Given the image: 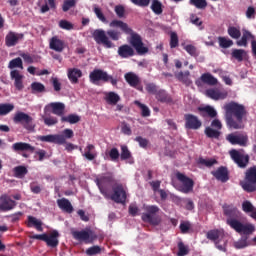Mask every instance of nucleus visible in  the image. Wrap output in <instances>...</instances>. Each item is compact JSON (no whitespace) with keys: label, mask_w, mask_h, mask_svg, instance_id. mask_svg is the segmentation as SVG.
Wrapping results in <instances>:
<instances>
[{"label":"nucleus","mask_w":256,"mask_h":256,"mask_svg":"<svg viewBox=\"0 0 256 256\" xmlns=\"http://www.w3.org/2000/svg\"><path fill=\"white\" fill-rule=\"evenodd\" d=\"M207 239L209 241H217L219 237H221V231L214 229V230H209L206 234Z\"/></svg>","instance_id":"53"},{"label":"nucleus","mask_w":256,"mask_h":256,"mask_svg":"<svg viewBox=\"0 0 256 256\" xmlns=\"http://www.w3.org/2000/svg\"><path fill=\"white\" fill-rule=\"evenodd\" d=\"M226 141L231 145H239L240 147H247L249 137L246 134L230 133L226 136Z\"/></svg>","instance_id":"15"},{"label":"nucleus","mask_w":256,"mask_h":256,"mask_svg":"<svg viewBox=\"0 0 256 256\" xmlns=\"http://www.w3.org/2000/svg\"><path fill=\"white\" fill-rule=\"evenodd\" d=\"M112 195L110 199L114 201V203H118L121 205H125L127 203V190H125V186L122 183H114L112 185Z\"/></svg>","instance_id":"9"},{"label":"nucleus","mask_w":256,"mask_h":256,"mask_svg":"<svg viewBox=\"0 0 256 256\" xmlns=\"http://www.w3.org/2000/svg\"><path fill=\"white\" fill-rule=\"evenodd\" d=\"M185 121V129H192L193 131H197V129H201L203 122L199 120V117L193 114H185L184 115Z\"/></svg>","instance_id":"16"},{"label":"nucleus","mask_w":256,"mask_h":256,"mask_svg":"<svg viewBox=\"0 0 256 256\" xmlns=\"http://www.w3.org/2000/svg\"><path fill=\"white\" fill-rule=\"evenodd\" d=\"M11 79L14 80V85L18 91L23 90V75L19 70H12L10 72Z\"/></svg>","instance_id":"25"},{"label":"nucleus","mask_w":256,"mask_h":256,"mask_svg":"<svg viewBox=\"0 0 256 256\" xmlns=\"http://www.w3.org/2000/svg\"><path fill=\"white\" fill-rule=\"evenodd\" d=\"M105 101L108 105H117V102L121 101V97L115 92H107L105 94Z\"/></svg>","instance_id":"33"},{"label":"nucleus","mask_w":256,"mask_h":256,"mask_svg":"<svg viewBox=\"0 0 256 256\" xmlns=\"http://www.w3.org/2000/svg\"><path fill=\"white\" fill-rule=\"evenodd\" d=\"M124 79L130 87L137 88L139 85H141V78L134 72H128L124 75Z\"/></svg>","instance_id":"23"},{"label":"nucleus","mask_w":256,"mask_h":256,"mask_svg":"<svg viewBox=\"0 0 256 256\" xmlns=\"http://www.w3.org/2000/svg\"><path fill=\"white\" fill-rule=\"evenodd\" d=\"M15 109V105L11 103H1L0 104V117H3L5 115H9L11 111Z\"/></svg>","instance_id":"43"},{"label":"nucleus","mask_w":256,"mask_h":256,"mask_svg":"<svg viewBox=\"0 0 256 256\" xmlns=\"http://www.w3.org/2000/svg\"><path fill=\"white\" fill-rule=\"evenodd\" d=\"M14 123H21V125L27 131H34L35 125L33 123V117L25 112H17L13 118Z\"/></svg>","instance_id":"10"},{"label":"nucleus","mask_w":256,"mask_h":256,"mask_svg":"<svg viewBox=\"0 0 256 256\" xmlns=\"http://www.w3.org/2000/svg\"><path fill=\"white\" fill-rule=\"evenodd\" d=\"M156 99L158 101H160L161 103H172L173 102V98H171L169 96V94H167V92H165L164 90H160V91H158V93H156Z\"/></svg>","instance_id":"42"},{"label":"nucleus","mask_w":256,"mask_h":256,"mask_svg":"<svg viewBox=\"0 0 256 256\" xmlns=\"http://www.w3.org/2000/svg\"><path fill=\"white\" fill-rule=\"evenodd\" d=\"M242 37L236 42L238 47H247L249 39H255V36L247 29L242 30Z\"/></svg>","instance_id":"30"},{"label":"nucleus","mask_w":256,"mask_h":256,"mask_svg":"<svg viewBox=\"0 0 256 256\" xmlns=\"http://www.w3.org/2000/svg\"><path fill=\"white\" fill-rule=\"evenodd\" d=\"M191 75V72H189V70H186L185 72L180 71V72H176L174 74V77H176L180 83H183L184 85H186L187 87H189V85H191V79L189 78Z\"/></svg>","instance_id":"29"},{"label":"nucleus","mask_w":256,"mask_h":256,"mask_svg":"<svg viewBox=\"0 0 256 256\" xmlns=\"http://www.w3.org/2000/svg\"><path fill=\"white\" fill-rule=\"evenodd\" d=\"M200 81L202 83H205L206 85H217L218 81L217 78H215L211 73H204L200 77Z\"/></svg>","instance_id":"37"},{"label":"nucleus","mask_w":256,"mask_h":256,"mask_svg":"<svg viewBox=\"0 0 256 256\" xmlns=\"http://www.w3.org/2000/svg\"><path fill=\"white\" fill-rule=\"evenodd\" d=\"M227 224L231 227V229H234L236 233H239V235H244V237L253 235V233H255V225L251 223H242L237 219H227Z\"/></svg>","instance_id":"6"},{"label":"nucleus","mask_w":256,"mask_h":256,"mask_svg":"<svg viewBox=\"0 0 256 256\" xmlns=\"http://www.w3.org/2000/svg\"><path fill=\"white\" fill-rule=\"evenodd\" d=\"M204 133L208 139H219V137H221V131L209 126L205 128Z\"/></svg>","instance_id":"40"},{"label":"nucleus","mask_w":256,"mask_h":256,"mask_svg":"<svg viewBox=\"0 0 256 256\" xmlns=\"http://www.w3.org/2000/svg\"><path fill=\"white\" fill-rule=\"evenodd\" d=\"M248 239H249V237L242 236L241 239L234 242L235 249H245L246 247H249V245H251V243H249Z\"/></svg>","instance_id":"45"},{"label":"nucleus","mask_w":256,"mask_h":256,"mask_svg":"<svg viewBox=\"0 0 256 256\" xmlns=\"http://www.w3.org/2000/svg\"><path fill=\"white\" fill-rule=\"evenodd\" d=\"M42 119L47 127H53L54 125H57V123H59V119H57V117L55 116L50 115L49 112L44 113Z\"/></svg>","instance_id":"35"},{"label":"nucleus","mask_w":256,"mask_h":256,"mask_svg":"<svg viewBox=\"0 0 256 256\" xmlns=\"http://www.w3.org/2000/svg\"><path fill=\"white\" fill-rule=\"evenodd\" d=\"M146 91L150 93V95H157L159 91H157V85L155 83L146 84Z\"/></svg>","instance_id":"64"},{"label":"nucleus","mask_w":256,"mask_h":256,"mask_svg":"<svg viewBox=\"0 0 256 256\" xmlns=\"http://www.w3.org/2000/svg\"><path fill=\"white\" fill-rule=\"evenodd\" d=\"M134 103L139 107V109H141L142 117H149L151 115V110H149L147 105L141 103L139 100H136Z\"/></svg>","instance_id":"48"},{"label":"nucleus","mask_w":256,"mask_h":256,"mask_svg":"<svg viewBox=\"0 0 256 256\" xmlns=\"http://www.w3.org/2000/svg\"><path fill=\"white\" fill-rule=\"evenodd\" d=\"M218 43H219V47H221V49H229V47H233V40H231L227 37L219 36Z\"/></svg>","instance_id":"44"},{"label":"nucleus","mask_w":256,"mask_h":256,"mask_svg":"<svg viewBox=\"0 0 256 256\" xmlns=\"http://www.w3.org/2000/svg\"><path fill=\"white\" fill-rule=\"evenodd\" d=\"M30 191L34 193V195H39V193L43 191V188L39 182H32L30 183Z\"/></svg>","instance_id":"60"},{"label":"nucleus","mask_w":256,"mask_h":256,"mask_svg":"<svg viewBox=\"0 0 256 256\" xmlns=\"http://www.w3.org/2000/svg\"><path fill=\"white\" fill-rule=\"evenodd\" d=\"M24 35L19 34L13 31L8 32V34L5 37V45L6 47H15L21 39H23Z\"/></svg>","instance_id":"19"},{"label":"nucleus","mask_w":256,"mask_h":256,"mask_svg":"<svg viewBox=\"0 0 256 256\" xmlns=\"http://www.w3.org/2000/svg\"><path fill=\"white\" fill-rule=\"evenodd\" d=\"M48 247L55 248L59 245V232L57 230H53L50 235L46 236V242Z\"/></svg>","instance_id":"26"},{"label":"nucleus","mask_w":256,"mask_h":256,"mask_svg":"<svg viewBox=\"0 0 256 256\" xmlns=\"http://www.w3.org/2000/svg\"><path fill=\"white\" fill-rule=\"evenodd\" d=\"M223 109L226 127L235 130L245 128V124L243 123V119L247 117V109L245 108V105L231 101L226 103L223 106Z\"/></svg>","instance_id":"2"},{"label":"nucleus","mask_w":256,"mask_h":256,"mask_svg":"<svg viewBox=\"0 0 256 256\" xmlns=\"http://www.w3.org/2000/svg\"><path fill=\"white\" fill-rule=\"evenodd\" d=\"M231 55L233 59H236L238 63H241V61L245 59L247 51H245L244 49H233Z\"/></svg>","instance_id":"41"},{"label":"nucleus","mask_w":256,"mask_h":256,"mask_svg":"<svg viewBox=\"0 0 256 256\" xmlns=\"http://www.w3.org/2000/svg\"><path fill=\"white\" fill-rule=\"evenodd\" d=\"M228 35L232 39H239L241 37V30L235 26H230L228 28Z\"/></svg>","instance_id":"52"},{"label":"nucleus","mask_w":256,"mask_h":256,"mask_svg":"<svg viewBox=\"0 0 256 256\" xmlns=\"http://www.w3.org/2000/svg\"><path fill=\"white\" fill-rule=\"evenodd\" d=\"M198 111L200 112L201 117H211V119H215L217 117V110L211 106L199 107Z\"/></svg>","instance_id":"32"},{"label":"nucleus","mask_w":256,"mask_h":256,"mask_svg":"<svg viewBox=\"0 0 256 256\" xmlns=\"http://www.w3.org/2000/svg\"><path fill=\"white\" fill-rule=\"evenodd\" d=\"M49 48L56 53H63L65 51V41L61 40L59 36H53L49 42Z\"/></svg>","instance_id":"20"},{"label":"nucleus","mask_w":256,"mask_h":256,"mask_svg":"<svg viewBox=\"0 0 256 256\" xmlns=\"http://www.w3.org/2000/svg\"><path fill=\"white\" fill-rule=\"evenodd\" d=\"M206 95L207 97H209L210 99H213L214 101H219V100H223V99H227L229 93H227V91L223 90H217V89H208L206 90Z\"/></svg>","instance_id":"22"},{"label":"nucleus","mask_w":256,"mask_h":256,"mask_svg":"<svg viewBox=\"0 0 256 256\" xmlns=\"http://www.w3.org/2000/svg\"><path fill=\"white\" fill-rule=\"evenodd\" d=\"M57 205L61 211H64V213H73V205L67 198H62L57 200Z\"/></svg>","instance_id":"28"},{"label":"nucleus","mask_w":256,"mask_h":256,"mask_svg":"<svg viewBox=\"0 0 256 256\" xmlns=\"http://www.w3.org/2000/svg\"><path fill=\"white\" fill-rule=\"evenodd\" d=\"M178 256L189 255V247L185 246L183 242L178 243Z\"/></svg>","instance_id":"58"},{"label":"nucleus","mask_w":256,"mask_h":256,"mask_svg":"<svg viewBox=\"0 0 256 256\" xmlns=\"http://www.w3.org/2000/svg\"><path fill=\"white\" fill-rule=\"evenodd\" d=\"M9 69H23V60L21 58H14L9 62Z\"/></svg>","instance_id":"51"},{"label":"nucleus","mask_w":256,"mask_h":256,"mask_svg":"<svg viewBox=\"0 0 256 256\" xmlns=\"http://www.w3.org/2000/svg\"><path fill=\"white\" fill-rule=\"evenodd\" d=\"M95 151V145L88 144L85 148V153L83 154V157H85L88 161H93L95 157H97V154L93 153Z\"/></svg>","instance_id":"39"},{"label":"nucleus","mask_w":256,"mask_h":256,"mask_svg":"<svg viewBox=\"0 0 256 256\" xmlns=\"http://www.w3.org/2000/svg\"><path fill=\"white\" fill-rule=\"evenodd\" d=\"M108 155L110 157V160L113 161L114 163L119 161V157H120L119 149L117 148L110 149V151L108 152Z\"/></svg>","instance_id":"59"},{"label":"nucleus","mask_w":256,"mask_h":256,"mask_svg":"<svg viewBox=\"0 0 256 256\" xmlns=\"http://www.w3.org/2000/svg\"><path fill=\"white\" fill-rule=\"evenodd\" d=\"M17 207V202L11 199L9 195L4 194L0 197V211H11Z\"/></svg>","instance_id":"18"},{"label":"nucleus","mask_w":256,"mask_h":256,"mask_svg":"<svg viewBox=\"0 0 256 256\" xmlns=\"http://www.w3.org/2000/svg\"><path fill=\"white\" fill-rule=\"evenodd\" d=\"M111 29H121L126 35H130L129 44H124L118 47L117 54L121 59H130L135 57V51L137 55H147L149 53V47L143 43L141 35L133 32V29L129 27L128 23L121 20H112L109 24Z\"/></svg>","instance_id":"1"},{"label":"nucleus","mask_w":256,"mask_h":256,"mask_svg":"<svg viewBox=\"0 0 256 256\" xmlns=\"http://www.w3.org/2000/svg\"><path fill=\"white\" fill-rule=\"evenodd\" d=\"M44 113H52L57 117H65V104L63 102H51L44 107Z\"/></svg>","instance_id":"14"},{"label":"nucleus","mask_w":256,"mask_h":256,"mask_svg":"<svg viewBox=\"0 0 256 256\" xmlns=\"http://www.w3.org/2000/svg\"><path fill=\"white\" fill-rule=\"evenodd\" d=\"M242 211H244V213H251V211H255V206H253L249 200H245L242 203Z\"/></svg>","instance_id":"61"},{"label":"nucleus","mask_w":256,"mask_h":256,"mask_svg":"<svg viewBox=\"0 0 256 256\" xmlns=\"http://www.w3.org/2000/svg\"><path fill=\"white\" fill-rule=\"evenodd\" d=\"M145 213L142 214L141 219L144 223H149L154 227L161 225V216L157 215L161 209L157 205H147L144 206Z\"/></svg>","instance_id":"4"},{"label":"nucleus","mask_w":256,"mask_h":256,"mask_svg":"<svg viewBox=\"0 0 256 256\" xmlns=\"http://www.w3.org/2000/svg\"><path fill=\"white\" fill-rule=\"evenodd\" d=\"M199 163L200 165H205V167H213V165H217V160L200 158Z\"/></svg>","instance_id":"62"},{"label":"nucleus","mask_w":256,"mask_h":256,"mask_svg":"<svg viewBox=\"0 0 256 256\" xmlns=\"http://www.w3.org/2000/svg\"><path fill=\"white\" fill-rule=\"evenodd\" d=\"M240 185L247 193H254L256 191V165L246 170L244 181Z\"/></svg>","instance_id":"7"},{"label":"nucleus","mask_w":256,"mask_h":256,"mask_svg":"<svg viewBox=\"0 0 256 256\" xmlns=\"http://www.w3.org/2000/svg\"><path fill=\"white\" fill-rule=\"evenodd\" d=\"M224 215L228 217V219H239V209L233 205H224L223 206Z\"/></svg>","instance_id":"24"},{"label":"nucleus","mask_w":256,"mask_h":256,"mask_svg":"<svg viewBox=\"0 0 256 256\" xmlns=\"http://www.w3.org/2000/svg\"><path fill=\"white\" fill-rule=\"evenodd\" d=\"M59 27L65 31H71L73 29V24L67 20H60Z\"/></svg>","instance_id":"63"},{"label":"nucleus","mask_w":256,"mask_h":256,"mask_svg":"<svg viewBox=\"0 0 256 256\" xmlns=\"http://www.w3.org/2000/svg\"><path fill=\"white\" fill-rule=\"evenodd\" d=\"M28 227H35L37 231H43V222L34 216H28Z\"/></svg>","instance_id":"36"},{"label":"nucleus","mask_w":256,"mask_h":256,"mask_svg":"<svg viewBox=\"0 0 256 256\" xmlns=\"http://www.w3.org/2000/svg\"><path fill=\"white\" fill-rule=\"evenodd\" d=\"M28 173L27 167L25 166H16L14 168V175L18 179H23L24 176H26Z\"/></svg>","instance_id":"47"},{"label":"nucleus","mask_w":256,"mask_h":256,"mask_svg":"<svg viewBox=\"0 0 256 256\" xmlns=\"http://www.w3.org/2000/svg\"><path fill=\"white\" fill-rule=\"evenodd\" d=\"M189 4L196 7V9H205L207 7V0H189Z\"/></svg>","instance_id":"57"},{"label":"nucleus","mask_w":256,"mask_h":256,"mask_svg":"<svg viewBox=\"0 0 256 256\" xmlns=\"http://www.w3.org/2000/svg\"><path fill=\"white\" fill-rule=\"evenodd\" d=\"M120 149V159L122 161H133V155L131 154V151L129 150V147H127V145H121Z\"/></svg>","instance_id":"34"},{"label":"nucleus","mask_w":256,"mask_h":256,"mask_svg":"<svg viewBox=\"0 0 256 256\" xmlns=\"http://www.w3.org/2000/svg\"><path fill=\"white\" fill-rule=\"evenodd\" d=\"M68 79L71 83H79L80 77H83V72L78 68H69L68 69Z\"/></svg>","instance_id":"27"},{"label":"nucleus","mask_w":256,"mask_h":256,"mask_svg":"<svg viewBox=\"0 0 256 256\" xmlns=\"http://www.w3.org/2000/svg\"><path fill=\"white\" fill-rule=\"evenodd\" d=\"M191 227L192 225L189 221H182L179 226L180 231L183 235H187V233H190Z\"/></svg>","instance_id":"55"},{"label":"nucleus","mask_w":256,"mask_h":256,"mask_svg":"<svg viewBox=\"0 0 256 256\" xmlns=\"http://www.w3.org/2000/svg\"><path fill=\"white\" fill-rule=\"evenodd\" d=\"M103 249L99 245H94L86 249V255L88 256H95V255H101V252Z\"/></svg>","instance_id":"49"},{"label":"nucleus","mask_w":256,"mask_h":256,"mask_svg":"<svg viewBox=\"0 0 256 256\" xmlns=\"http://www.w3.org/2000/svg\"><path fill=\"white\" fill-rule=\"evenodd\" d=\"M77 6V0H64L62 4V11L67 13L70 9Z\"/></svg>","instance_id":"50"},{"label":"nucleus","mask_w":256,"mask_h":256,"mask_svg":"<svg viewBox=\"0 0 256 256\" xmlns=\"http://www.w3.org/2000/svg\"><path fill=\"white\" fill-rule=\"evenodd\" d=\"M95 183L102 195L104 197H109V190L111 189V185H113L115 182V178L113 177V174L107 173L99 178H96Z\"/></svg>","instance_id":"8"},{"label":"nucleus","mask_w":256,"mask_h":256,"mask_svg":"<svg viewBox=\"0 0 256 256\" xmlns=\"http://www.w3.org/2000/svg\"><path fill=\"white\" fill-rule=\"evenodd\" d=\"M92 37L97 45H103L106 49H113L115 44L112 41H119L121 39V31L116 29H96L92 33Z\"/></svg>","instance_id":"3"},{"label":"nucleus","mask_w":256,"mask_h":256,"mask_svg":"<svg viewBox=\"0 0 256 256\" xmlns=\"http://www.w3.org/2000/svg\"><path fill=\"white\" fill-rule=\"evenodd\" d=\"M73 239L76 241H83L86 244L94 243L97 239V234L91 230H73L71 232Z\"/></svg>","instance_id":"11"},{"label":"nucleus","mask_w":256,"mask_h":256,"mask_svg":"<svg viewBox=\"0 0 256 256\" xmlns=\"http://www.w3.org/2000/svg\"><path fill=\"white\" fill-rule=\"evenodd\" d=\"M212 175L217 181H221V183H227L229 180V170L225 166H221L216 171H213Z\"/></svg>","instance_id":"21"},{"label":"nucleus","mask_w":256,"mask_h":256,"mask_svg":"<svg viewBox=\"0 0 256 256\" xmlns=\"http://www.w3.org/2000/svg\"><path fill=\"white\" fill-rule=\"evenodd\" d=\"M176 47H179V36L177 35V32H171V34H170V48L175 49Z\"/></svg>","instance_id":"56"},{"label":"nucleus","mask_w":256,"mask_h":256,"mask_svg":"<svg viewBox=\"0 0 256 256\" xmlns=\"http://www.w3.org/2000/svg\"><path fill=\"white\" fill-rule=\"evenodd\" d=\"M176 178L180 181L182 186H180L179 191L181 193H191L193 191V187H195V182L193 179L187 177L185 174L181 172L176 173Z\"/></svg>","instance_id":"13"},{"label":"nucleus","mask_w":256,"mask_h":256,"mask_svg":"<svg viewBox=\"0 0 256 256\" xmlns=\"http://www.w3.org/2000/svg\"><path fill=\"white\" fill-rule=\"evenodd\" d=\"M31 90L32 93H44L45 85H43L41 82H33L31 84Z\"/></svg>","instance_id":"54"},{"label":"nucleus","mask_w":256,"mask_h":256,"mask_svg":"<svg viewBox=\"0 0 256 256\" xmlns=\"http://www.w3.org/2000/svg\"><path fill=\"white\" fill-rule=\"evenodd\" d=\"M13 151L19 152V151H30L33 153L35 151V147H33L29 143L25 142H16L12 145Z\"/></svg>","instance_id":"31"},{"label":"nucleus","mask_w":256,"mask_h":256,"mask_svg":"<svg viewBox=\"0 0 256 256\" xmlns=\"http://www.w3.org/2000/svg\"><path fill=\"white\" fill-rule=\"evenodd\" d=\"M151 10L155 15H161L163 13V4L159 0H153Z\"/></svg>","instance_id":"46"},{"label":"nucleus","mask_w":256,"mask_h":256,"mask_svg":"<svg viewBox=\"0 0 256 256\" xmlns=\"http://www.w3.org/2000/svg\"><path fill=\"white\" fill-rule=\"evenodd\" d=\"M89 79L91 83L94 85H97L99 81H103V83H111L113 87H117V83H119V80L112 75H108L106 71H103L101 69H94L90 74H89Z\"/></svg>","instance_id":"5"},{"label":"nucleus","mask_w":256,"mask_h":256,"mask_svg":"<svg viewBox=\"0 0 256 256\" xmlns=\"http://www.w3.org/2000/svg\"><path fill=\"white\" fill-rule=\"evenodd\" d=\"M229 155L240 169H245L249 165L250 157L249 154L241 153L238 150L232 149Z\"/></svg>","instance_id":"12"},{"label":"nucleus","mask_w":256,"mask_h":256,"mask_svg":"<svg viewBox=\"0 0 256 256\" xmlns=\"http://www.w3.org/2000/svg\"><path fill=\"white\" fill-rule=\"evenodd\" d=\"M38 141L42 143H55L56 145H65V137L59 134H49L46 136H38Z\"/></svg>","instance_id":"17"},{"label":"nucleus","mask_w":256,"mask_h":256,"mask_svg":"<svg viewBox=\"0 0 256 256\" xmlns=\"http://www.w3.org/2000/svg\"><path fill=\"white\" fill-rule=\"evenodd\" d=\"M61 123H70V125H75L81 121V116L77 114H70L68 116H64L61 119Z\"/></svg>","instance_id":"38"}]
</instances>
